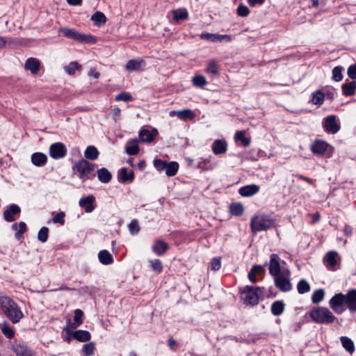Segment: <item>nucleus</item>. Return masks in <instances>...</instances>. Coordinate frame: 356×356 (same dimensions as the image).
Masks as SVG:
<instances>
[{
	"label": "nucleus",
	"mask_w": 356,
	"mask_h": 356,
	"mask_svg": "<svg viewBox=\"0 0 356 356\" xmlns=\"http://www.w3.org/2000/svg\"><path fill=\"white\" fill-rule=\"evenodd\" d=\"M330 308L337 314H341L348 309L356 312V289H351L346 294H335L329 301Z\"/></svg>",
	"instance_id": "nucleus-1"
},
{
	"label": "nucleus",
	"mask_w": 356,
	"mask_h": 356,
	"mask_svg": "<svg viewBox=\"0 0 356 356\" xmlns=\"http://www.w3.org/2000/svg\"><path fill=\"white\" fill-rule=\"evenodd\" d=\"M0 309L13 323H18L24 316L17 303L8 296L0 298Z\"/></svg>",
	"instance_id": "nucleus-2"
},
{
	"label": "nucleus",
	"mask_w": 356,
	"mask_h": 356,
	"mask_svg": "<svg viewBox=\"0 0 356 356\" xmlns=\"http://www.w3.org/2000/svg\"><path fill=\"white\" fill-rule=\"evenodd\" d=\"M58 33L68 39L73 40L82 44H93L97 42V38L95 36L90 34L80 33L74 29L65 27L60 28L58 30Z\"/></svg>",
	"instance_id": "nucleus-3"
},
{
	"label": "nucleus",
	"mask_w": 356,
	"mask_h": 356,
	"mask_svg": "<svg viewBox=\"0 0 356 356\" xmlns=\"http://www.w3.org/2000/svg\"><path fill=\"white\" fill-rule=\"evenodd\" d=\"M309 316L316 323L330 324L337 320V317L327 307H318L309 312Z\"/></svg>",
	"instance_id": "nucleus-4"
},
{
	"label": "nucleus",
	"mask_w": 356,
	"mask_h": 356,
	"mask_svg": "<svg viewBox=\"0 0 356 356\" xmlns=\"http://www.w3.org/2000/svg\"><path fill=\"white\" fill-rule=\"evenodd\" d=\"M73 170H76L79 177L85 181L94 176L92 172L95 170V165L85 159H81L75 163Z\"/></svg>",
	"instance_id": "nucleus-5"
},
{
	"label": "nucleus",
	"mask_w": 356,
	"mask_h": 356,
	"mask_svg": "<svg viewBox=\"0 0 356 356\" xmlns=\"http://www.w3.org/2000/svg\"><path fill=\"white\" fill-rule=\"evenodd\" d=\"M274 225V220L264 215L254 216L251 220V229L253 232L266 230Z\"/></svg>",
	"instance_id": "nucleus-6"
},
{
	"label": "nucleus",
	"mask_w": 356,
	"mask_h": 356,
	"mask_svg": "<svg viewBox=\"0 0 356 356\" xmlns=\"http://www.w3.org/2000/svg\"><path fill=\"white\" fill-rule=\"evenodd\" d=\"M259 288L253 286H246L243 292V300L246 305H257L259 302V296L257 291Z\"/></svg>",
	"instance_id": "nucleus-7"
},
{
	"label": "nucleus",
	"mask_w": 356,
	"mask_h": 356,
	"mask_svg": "<svg viewBox=\"0 0 356 356\" xmlns=\"http://www.w3.org/2000/svg\"><path fill=\"white\" fill-rule=\"evenodd\" d=\"M289 275V272L287 273H284L275 277V284L282 291H289L292 289Z\"/></svg>",
	"instance_id": "nucleus-8"
},
{
	"label": "nucleus",
	"mask_w": 356,
	"mask_h": 356,
	"mask_svg": "<svg viewBox=\"0 0 356 356\" xmlns=\"http://www.w3.org/2000/svg\"><path fill=\"white\" fill-rule=\"evenodd\" d=\"M339 261L338 253L335 251L328 252L323 258V262L327 269L335 270Z\"/></svg>",
	"instance_id": "nucleus-9"
},
{
	"label": "nucleus",
	"mask_w": 356,
	"mask_h": 356,
	"mask_svg": "<svg viewBox=\"0 0 356 356\" xmlns=\"http://www.w3.org/2000/svg\"><path fill=\"white\" fill-rule=\"evenodd\" d=\"M67 149L61 143L52 144L49 147V154L53 159H60L65 156Z\"/></svg>",
	"instance_id": "nucleus-10"
},
{
	"label": "nucleus",
	"mask_w": 356,
	"mask_h": 356,
	"mask_svg": "<svg viewBox=\"0 0 356 356\" xmlns=\"http://www.w3.org/2000/svg\"><path fill=\"white\" fill-rule=\"evenodd\" d=\"M323 126L327 132L336 134L340 129V125L337 122L335 115H330L324 120Z\"/></svg>",
	"instance_id": "nucleus-11"
},
{
	"label": "nucleus",
	"mask_w": 356,
	"mask_h": 356,
	"mask_svg": "<svg viewBox=\"0 0 356 356\" xmlns=\"http://www.w3.org/2000/svg\"><path fill=\"white\" fill-rule=\"evenodd\" d=\"M200 37L202 40H206L213 42H222L225 39L229 42L232 40V38L229 35H220L210 33H202L200 35Z\"/></svg>",
	"instance_id": "nucleus-12"
},
{
	"label": "nucleus",
	"mask_w": 356,
	"mask_h": 356,
	"mask_svg": "<svg viewBox=\"0 0 356 356\" xmlns=\"http://www.w3.org/2000/svg\"><path fill=\"white\" fill-rule=\"evenodd\" d=\"M95 197L92 195H89L86 197L81 198L79 200V206L85 209L86 213H91L95 209L94 203Z\"/></svg>",
	"instance_id": "nucleus-13"
},
{
	"label": "nucleus",
	"mask_w": 356,
	"mask_h": 356,
	"mask_svg": "<svg viewBox=\"0 0 356 356\" xmlns=\"http://www.w3.org/2000/svg\"><path fill=\"white\" fill-rule=\"evenodd\" d=\"M158 135V131L154 128L151 131L147 129H141L139 132L140 140L142 142L151 143Z\"/></svg>",
	"instance_id": "nucleus-14"
},
{
	"label": "nucleus",
	"mask_w": 356,
	"mask_h": 356,
	"mask_svg": "<svg viewBox=\"0 0 356 356\" xmlns=\"http://www.w3.org/2000/svg\"><path fill=\"white\" fill-rule=\"evenodd\" d=\"M268 269L270 274L274 277L280 275V264L277 254H271Z\"/></svg>",
	"instance_id": "nucleus-15"
},
{
	"label": "nucleus",
	"mask_w": 356,
	"mask_h": 356,
	"mask_svg": "<svg viewBox=\"0 0 356 356\" xmlns=\"http://www.w3.org/2000/svg\"><path fill=\"white\" fill-rule=\"evenodd\" d=\"M168 245L161 239L156 240L152 246V250L158 256L163 255L168 251Z\"/></svg>",
	"instance_id": "nucleus-16"
},
{
	"label": "nucleus",
	"mask_w": 356,
	"mask_h": 356,
	"mask_svg": "<svg viewBox=\"0 0 356 356\" xmlns=\"http://www.w3.org/2000/svg\"><path fill=\"white\" fill-rule=\"evenodd\" d=\"M328 144L323 140H315L311 145V150L315 154L321 155L327 150Z\"/></svg>",
	"instance_id": "nucleus-17"
},
{
	"label": "nucleus",
	"mask_w": 356,
	"mask_h": 356,
	"mask_svg": "<svg viewBox=\"0 0 356 356\" xmlns=\"http://www.w3.org/2000/svg\"><path fill=\"white\" fill-rule=\"evenodd\" d=\"M259 191V186L256 184H250L241 187L239 189V193L243 197H250L257 193Z\"/></svg>",
	"instance_id": "nucleus-18"
},
{
	"label": "nucleus",
	"mask_w": 356,
	"mask_h": 356,
	"mask_svg": "<svg viewBox=\"0 0 356 356\" xmlns=\"http://www.w3.org/2000/svg\"><path fill=\"white\" fill-rule=\"evenodd\" d=\"M227 145L224 140H216L212 145V151L215 154H224L227 152Z\"/></svg>",
	"instance_id": "nucleus-19"
},
{
	"label": "nucleus",
	"mask_w": 356,
	"mask_h": 356,
	"mask_svg": "<svg viewBox=\"0 0 356 356\" xmlns=\"http://www.w3.org/2000/svg\"><path fill=\"white\" fill-rule=\"evenodd\" d=\"M90 19L94 22L95 25L100 27L106 24L107 18L102 12L96 11L92 14Z\"/></svg>",
	"instance_id": "nucleus-20"
},
{
	"label": "nucleus",
	"mask_w": 356,
	"mask_h": 356,
	"mask_svg": "<svg viewBox=\"0 0 356 356\" xmlns=\"http://www.w3.org/2000/svg\"><path fill=\"white\" fill-rule=\"evenodd\" d=\"M172 19L175 22L188 19V12L186 8H179L172 11Z\"/></svg>",
	"instance_id": "nucleus-21"
},
{
	"label": "nucleus",
	"mask_w": 356,
	"mask_h": 356,
	"mask_svg": "<svg viewBox=\"0 0 356 356\" xmlns=\"http://www.w3.org/2000/svg\"><path fill=\"white\" fill-rule=\"evenodd\" d=\"M20 212V208L16 204H12L9 209H6L3 212L5 219L8 222L15 220L13 215L17 214Z\"/></svg>",
	"instance_id": "nucleus-22"
},
{
	"label": "nucleus",
	"mask_w": 356,
	"mask_h": 356,
	"mask_svg": "<svg viewBox=\"0 0 356 356\" xmlns=\"http://www.w3.org/2000/svg\"><path fill=\"white\" fill-rule=\"evenodd\" d=\"M47 161V156L41 152H36L31 156V162L36 166L44 165Z\"/></svg>",
	"instance_id": "nucleus-23"
},
{
	"label": "nucleus",
	"mask_w": 356,
	"mask_h": 356,
	"mask_svg": "<svg viewBox=\"0 0 356 356\" xmlns=\"http://www.w3.org/2000/svg\"><path fill=\"white\" fill-rule=\"evenodd\" d=\"M13 350L17 356H33L32 352L27 347L21 344L14 345Z\"/></svg>",
	"instance_id": "nucleus-24"
},
{
	"label": "nucleus",
	"mask_w": 356,
	"mask_h": 356,
	"mask_svg": "<svg viewBox=\"0 0 356 356\" xmlns=\"http://www.w3.org/2000/svg\"><path fill=\"white\" fill-rule=\"evenodd\" d=\"M72 334L74 339L81 342L88 341L90 339V334L86 330H77L72 332Z\"/></svg>",
	"instance_id": "nucleus-25"
},
{
	"label": "nucleus",
	"mask_w": 356,
	"mask_h": 356,
	"mask_svg": "<svg viewBox=\"0 0 356 356\" xmlns=\"http://www.w3.org/2000/svg\"><path fill=\"white\" fill-rule=\"evenodd\" d=\"M126 152L129 155H136L139 152V147L137 140H131L127 143Z\"/></svg>",
	"instance_id": "nucleus-26"
},
{
	"label": "nucleus",
	"mask_w": 356,
	"mask_h": 356,
	"mask_svg": "<svg viewBox=\"0 0 356 356\" xmlns=\"http://www.w3.org/2000/svg\"><path fill=\"white\" fill-rule=\"evenodd\" d=\"M100 262L103 264L107 265L113 262V257L107 250H102L98 254Z\"/></svg>",
	"instance_id": "nucleus-27"
},
{
	"label": "nucleus",
	"mask_w": 356,
	"mask_h": 356,
	"mask_svg": "<svg viewBox=\"0 0 356 356\" xmlns=\"http://www.w3.org/2000/svg\"><path fill=\"white\" fill-rule=\"evenodd\" d=\"M97 177L102 182L107 183L111 179L112 176L107 169L103 168L97 171Z\"/></svg>",
	"instance_id": "nucleus-28"
},
{
	"label": "nucleus",
	"mask_w": 356,
	"mask_h": 356,
	"mask_svg": "<svg viewBox=\"0 0 356 356\" xmlns=\"http://www.w3.org/2000/svg\"><path fill=\"white\" fill-rule=\"evenodd\" d=\"M99 152L97 149L94 146H89L86 148L84 152V156L86 159L90 160H95L97 159Z\"/></svg>",
	"instance_id": "nucleus-29"
},
{
	"label": "nucleus",
	"mask_w": 356,
	"mask_h": 356,
	"mask_svg": "<svg viewBox=\"0 0 356 356\" xmlns=\"http://www.w3.org/2000/svg\"><path fill=\"white\" fill-rule=\"evenodd\" d=\"M341 341L343 345V347L350 354H352L355 350V346L353 341L347 337H341Z\"/></svg>",
	"instance_id": "nucleus-30"
},
{
	"label": "nucleus",
	"mask_w": 356,
	"mask_h": 356,
	"mask_svg": "<svg viewBox=\"0 0 356 356\" xmlns=\"http://www.w3.org/2000/svg\"><path fill=\"white\" fill-rule=\"evenodd\" d=\"M83 312L81 309H76L74 311V322L72 323V328H76L83 323Z\"/></svg>",
	"instance_id": "nucleus-31"
},
{
	"label": "nucleus",
	"mask_w": 356,
	"mask_h": 356,
	"mask_svg": "<svg viewBox=\"0 0 356 356\" xmlns=\"http://www.w3.org/2000/svg\"><path fill=\"white\" fill-rule=\"evenodd\" d=\"M12 227L13 229L17 232L15 234V237L17 239H19L22 236V234H24L26 230V225L24 222L15 223Z\"/></svg>",
	"instance_id": "nucleus-32"
},
{
	"label": "nucleus",
	"mask_w": 356,
	"mask_h": 356,
	"mask_svg": "<svg viewBox=\"0 0 356 356\" xmlns=\"http://www.w3.org/2000/svg\"><path fill=\"white\" fill-rule=\"evenodd\" d=\"M325 95L321 90H317L312 94V102L314 105L321 106L324 102Z\"/></svg>",
	"instance_id": "nucleus-33"
},
{
	"label": "nucleus",
	"mask_w": 356,
	"mask_h": 356,
	"mask_svg": "<svg viewBox=\"0 0 356 356\" xmlns=\"http://www.w3.org/2000/svg\"><path fill=\"white\" fill-rule=\"evenodd\" d=\"M179 169V164L177 162L172 161L170 163H167V167L165 168V174L172 177L174 176Z\"/></svg>",
	"instance_id": "nucleus-34"
},
{
	"label": "nucleus",
	"mask_w": 356,
	"mask_h": 356,
	"mask_svg": "<svg viewBox=\"0 0 356 356\" xmlns=\"http://www.w3.org/2000/svg\"><path fill=\"white\" fill-rule=\"evenodd\" d=\"M284 309V305L281 301L275 302L271 306V312L275 316L280 315Z\"/></svg>",
	"instance_id": "nucleus-35"
},
{
	"label": "nucleus",
	"mask_w": 356,
	"mask_h": 356,
	"mask_svg": "<svg viewBox=\"0 0 356 356\" xmlns=\"http://www.w3.org/2000/svg\"><path fill=\"white\" fill-rule=\"evenodd\" d=\"M178 118L182 120H193L195 118V113L190 109L179 111Z\"/></svg>",
	"instance_id": "nucleus-36"
},
{
	"label": "nucleus",
	"mask_w": 356,
	"mask_h": 356,
	"mask_svg": "<svg viewBox=\"0 0 356 356\" xmlns=\"http://www.w3.org/2000/svg\"><path fill=\"white\" fill-rule=\"evenodd\" d=\"M356 82L351 81L348 84H343L342 86L343 92L346 95H352L355 93Z\"/></svg>",
	"instance_id": "nucleus-37"
},
{
	"label": "nucleus",
	"mask_w": 356,
	"mask_h": 356,
	"mask_svg": "<svg viewBox=\"0 0 356 356\" xmlns=\"http://www.w3.org/2000/svg\"><path fill=\"white\" fill-rule=\"evenodd\" d=\"M325 296V291L323 289H318L315 291L312 296V302L315 304L320 302L323 300Z\"/></svg>",
	"instance_id": "nucleus-38"
},
{
	"label": "nucleus",
	"mask_w": 356,
	"mask_h": 356,
	"mask_svg": "<svg viewBox=\"0 0 356 356\" xmlns=\"http://www.w3.org/2000/svg\"><path fill=\"white\" fill-rule=\"evenodd\" d=\"M235 139L242 142L245 147L250 145V140L245 136V131H238L235 134Z\"/></svg>",
	"instance_id": "nucleus-39"
},
{
	"label": "nucleus",
	"mask_w": 356,
	"mask_h": 356,
	"mask_svg": "<svg viewBox=\"0 0 356 356\" xmlns=\"http://www.w3.org/2000/svg\"><path fill=\"white\" fill-rule=\"evenodd\" d=\"M298 291L299 293H305L310 290V286L307 281L305 280H300L297 286Z\"/></svg>",
	"instance_id": "nucleus-40"
},
{
	"label": "nucleus",
	"mask_w": 356,
	"mask_h": 356,
	"mask_svg": "<svg viewBox=\"0 0 356 356\" xmlns=\"http://www.w3.org/2000/svg\"><path fill=\"white\" fill-rule=\"evenodd\" d=\"M230 212L234 216H240L243 213V207L241 204H233L229 207Z\"/></svg>",
	"instance_id": "nucleus-41"
},
{
	"label": "nucleus",
	"mask_w": 356,
	"mask_h": 356,
	"mask_svg": "<svg viewBox=\"0 0 356 356\" xmlns=\"http://www.w3.org/2000/svg\"><path fill=\"white\" fill-rule=\"evenodd\" d=\"M193 83L195 86L204 87L207 83L204 76L202 75H196L193 78Z\"/></svg>",
	"instance_id": "nucleus-42"
},
{
	"label": "nucleus",
	"mask_w": 356,
	"mask_h": 356,
	"mask_svg": "<svg viewBox=\"0 0 356 356\" xmlns=\"http://www.w3.org/2000/svg\"><path fill=\"white\" fill-rule=\"evenodd\" d=\"M49 229L46 227H42L38 232V238L42 243H44L48 239Z\"/></svg>",
	"instance_id": "nucleus-43"
},
{
	"label": "nucleus",
	"mask_w": 356,
	"mask_h": 356,
	"mask_svg": "<svg viewBox=\"0 0 356 356\" xmlns=\"http://www.w3.org/2000/svg\"><path fill=\"white\" fill-rule=\"evenodd\" d=\"M95 349V343L90 342L83 346V351L86 356H91L93 355Z\"/></svg>",
	"instance_id": "nucleus-44"
},
{
	"label": "nucleus",
	"mask_w": 356,
	"mask_h": 356,
	"mask_svg": "<svg viewBox=\"0 0 356 356\" xmlns=\"http://www.w3.org/2000/svg\"><path fill=\"white\" fill-rule=\"evenodd\" d=\"M120 178L122 181H132L134 179V172H130L128 173L126 168H122L120 171Z\"/></svg>",
	"instance_id": "nucleus-45"
},
{
	"label": "nucleus",
	"mask_w": 356,
	"mask_h": 356,
	"mask_svg": "<svg viewBox=\"0 0 356 356\" xmlns=\"http://www.w3.org/2000/svg\"><path fill=\"white\" fill-rule=\"evenodd\" d=\"M237 15L240 17H247L250 13L248 7L243 3H241L236 9Z\"/></svg>",
	"instance_id": "nucleus-46"
},
{
	"label": "nucleus",
	"mask_w": 356,
	"mask_h": 356,
	"mask_svg": "<svg viewBox=\"0 0 356 356\" xmlns=\"http://www.w3.org/2000/svg\"><path fill=\"white\" fill-rule=\"evenodd\" d=\"M151 268L153 270L156 271V273H161L162 270V264L159 259H154L149 261Z\"/></svg>",
	"instance_id": "nucleus-47"
},
{
	"label": "nucleus",
	"mask_w": 356,
	"mask_h": 356,
	"mask_svg": "<svg viewBox=\"0 0 356 356\" xmlns=\"http://www.w3.org/2000/svg\"><path fill=\"white\" fill-rule=\"evenodd\" d=\"M40 61L33 57L29 58L24 64V67H40Z\"/></svg>",
	"instance_id": "nucleus-48"
},
{
	"label": "nucleus",
	"mask_w": 356,
	"mask_h": 356,
	"mask_svg": "<svg viewBox=\"0 0 356 356\" xmlns=\"http://www.w3.org/2000/svg\"><path fill=\"white\" fill-rule=\"evenodd\" d=\"M1 331L5 336L9 339H12L14 337V331L12 328L8 326L7 324H3L1 326Z\"/></svg>",
	"instance_id": "nucleus-49"
},
{
	"label": "nucleus",
	"mask_w": 356,
	"mask_h": 356,
	"mask_svg": "<svg viewBox=\"0 0 356 356\" xmlns=\"http://www.w3.org/2000/svg\"><path fill=\"white\" fill-rule=\"evenodd\" d=\"M115 100L116 101H124V102H127L132 100V97L129 93L126 92H122L115 97Z\"/></svg>",
	"instance_id": "nucleus-50"
},
{
	"label": "nucleus",
	"mask_w": 356,
	"mask_h": 356,
	"mask_svg": "<svg viewBox=\"0 0 356 356\" xmlns=\"http://www.w3.org/2000/svg\"><path fill=\"white\" fill-rule=\"evenodd\" d=\"M145 65L143 60L132 59L128 61L124 67H142Z\"/></svg>",
	"instance_id": "nucleus-51"
},
{
	"label": "nucleus",
	"mask_w": 356,
	"mask_h": 356,
	"mask_svg": "<svg viewBox=\"0 0 356 356\" xmlns=\"http://www.w3.org/2000/svg\"><path fill=\"white\" fill-rule=\"evenodd\" d=\"M65 214L64 212L61 211L58 213L52 219L53 222L54 223H60V225L65 224Z\"/></svg>",
	"instance_id": "nucleus-52"
},
{
	"label": "nucleus",
	"mask_w": 356,
	"mask_h": 356,
	"mask_svg": "<svg viewBox=\"0 0 356 356\" xmlns=\"http://www.w3.org/2000/svg\"><path fill=\"white\" fill-rule=\"evenodd\" d=\"M168 162L156 159L154 161V165L158 170H165Z\"/></svg>",
	"instance_id": "nucleus-53"
},
{
	"label": "nucleus",
	"mask_w": 356,
	"mask_h": 356,
	"mask_svg": "<svg viewBox=\"0 0 356 356\" xmlns=\"http://www.w3.org/2000/svg\"><path fill=\"white\" fill-rule=\"evenodd\" d=\"M129 231L133 234H136L139 232L140 227L137 220H133L129 225Z\"/></svg>",
	"instance_id": "nucleus-54"
},
{
	"label": "nucleus",
	"mask_w": 356,
	"mask_h": 356,
	"mask_svg": "<svg viewBox=\"0 0 356 356\" xmlns=\"http://www.w3.org/2000/svg\"><path fill=\"white\" fill-rule=\"evenodd\" d=\"M220 259L218 258H213L211 263H210V267L212 270H218L220 268Z\"/></svg>",
	"instance_id": "nucleus-55"
},
{
	"label": "nucleus",
	"mask_w": 356,
	"mask_h": 356,
	"mask_svg": "<svg viewBox=\"0 0 356 356\" xmlns=\"http://www.w3.org/2000/svg\"><path fill=\"white\" fill-rule=\"evenodd\" d=\"M342 74L341 68H334L332 71V78L336 81H339L342 79Z\"/></svg>",
	"instance_id": "nucleus-56"
},
{
	"label": "nucleus",
	"mask_w": 356,
	"mask_h": 356,
	"mask_svg": "<svg viewBox=\"0 0 356 356\" xmlns=\"http://www.w3.org/2000/svg\"><path fill=\"white\" fill-rule=\"evenodd\" d=\"M254 274H260L264 272V268L260 265H254L250 270Z\"/></svg>",
	"instance_id": "nucleus-57"
},
{
	"label": "nucleus",
	"mask_w": 356,
	"mask_h": 356,
	"mask_svg": "<svg viewBox=\"0 0 356 356\" xmlns=\"http://www.w3.org/2000/svg\"><path fill=\"white\" fill-rule=\"evenodd\" d=\"M265 0H248V3L250 6H255L256 5L264 4Z\"/></svg>",
	"instance_id": "nucleus-58"
},
{
	"label": "nucleus",
	"mask_w": 356,
	"mask_h": 356,
	"mask_svg": "<svg viewBox=\"0 0 356 356\" xmlns=\"http://www.w3.org/2000/svg\"><path fill=\"white\" fill-rule=\"evenodd\" d=\"M320 4L325 6V3L324 0H312V7L316 8Z\"/></svg>",
	"instance_id": "nucleus-59"
},
{
	"label": "nucleus",
	"mask_w": 356,
	"mask_h": 356,
	"mask_svg": "<svg viewBox=\"0 0 356 356\" xmlns=\"http://www.w3.org/2000/svg\"><path fill=\"white\" fill-rule=\"evenodd\" d=\"M70 6H81L83 0H66Z\"/></svg>",
	"instance_id": "nucleus-60"
},
{
	"label": "nucleus",
	"mask_w": 356,
	"mask_h": 356,
	"mask_svg": "<svg viewBox=\"0 0 356 356\" xmlns=\"http://www.w3.org/2000/svg\"><path fill=\"white\" fill-rule=\"evenodd\" d=\"M348 74L351 79H356V68H348Z\"/></svg>",
	"instance_id": "nucleus-61"
},
{
	"label": "nucleus",
	"mask_w": 356,
	"mask_h": 356,
	"mask_svg": "<svg viewBox=\"0 0 356 356\" xmlns=\"http://www.w3.org/2000/svg\"><path fill=\"white\" fill-rule=\"evenodd\" d=\"M207 72L213 76L218 74V68H207Z\"/></svg>",
	"instance_id": "nucleus-62"
},
{
	"label": "nucleus",
	"mask_w": 356,
	"mask_h": 356,
	"mask_svg": "<svg viewBox=\"0 0 356 356\" xmlns=\"http://www.w3.org/2000/svg\"><path fill=\"white\" fill-rule=\"evenodd\" d=\"M255 275H256V274H254V273H253V271H251V270H250V271L248 273V278H249V280H250L251 282H254V283L257 282V278H256V276H255Z\"/></svg>",
	"instance_id": "nucleus-63"
},
{
	"label": "nucleus",
	"mask_w": 356,
	"mask_h": 356,
	"mask_svg": "<svg viewBox=\"0 0 356 356\" xmlns=\"http://www.w3.org/2000/svg\"><path fill=\"white\" fill-rule=\"evenodd\" d=\"M6 43V40L3 37L0 36V49L4 47Z\"/></svg>",
	"instance_id": "nucleus-64"
}]
</instances>
